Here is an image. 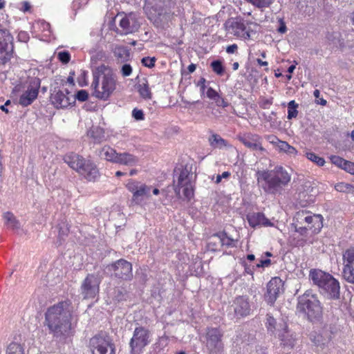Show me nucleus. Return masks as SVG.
Wrapping results in <instances>:
<instances>
[{
  "label": "nucleus",
  "instance_id": "obj_31",
  "mask_svg": "<svg viewBox=\"0 0 354 354\" xmlns=\"http://www.w3.org/2000/svg\"><path fill=\"white\" fill-rule=\"evenodd\" d=\"M113 53L118 63H125L130 59L129 50L125 46H116Z\"/></svg>",
  "mask_w": 354,
  "mask_h": 354
},
{
  "label": "nucleus",
  "instance_id": "obj_36",
  "mask_svg": "<svg viewBox=\"0 0 354 354\" xmlns=\"http://www.w3.org/2000/svg\"><path fill=\"white\" fill-rule=\"evenodd\" d=\"M266 318V327L268 331L274 333L275 331L279 332L281 330V324L282 323L277 324L276 319L269 314L267 315Z\"/></svg>",
  "mask_w": 354,
  "mask_h": 354
},
{
  "label": "nucleus",
  "instance_id": "obj_51",
  "mask_svg": "<svg viewBox=\"0 0 354 354\" xmlns=\"http://www.w3.org/2000/svg\"><path fill=\"white\" fill-rule=\"evenodd\" d=\"M75 100H77L80 102H84L88 97V93L85 90H80L77 92V93L74 95Z\"/></svg>",
  "mask_w": 354,
  "mask_h": 354
},
{
  "label": "nucleus",
  "instance_id": "obj_39",
  "mask_svg": "<svg viewBox=\"0 0 354 354\" xmlns=\"http://www.w3.org/2000/svg\"><path fill=\"white\" fill-rule=\"evenodd\" d=\"M278 149L280 151L285 152L290 156H295L297 153V149L294 147L290 145L287 142L285 141L278 142Z\"/></svg>",
  "mask_w": 354,
  "mask_h": 354
},
{
  "label": "nucleus",
  "instance_id": "obj_43",
  "mask_svg": "<svg viewBox=\"0 0 354 354\" xmlns=\"http://www.w3.org/2000/svg\"><path fill=\"white\" fill-rule=\"evenodd\" d=\"M306 156L308 160L315 162L318 166H323L325 164L324 159L313 152H307Z\"/></svg>",
  "mask_w": 354,
  "mask_h": 354
},
{
  "label": "nucleus",
  "instance_id": "obj_29",
  "mask_svg": "<svg viewBox=\"0 0 354 354\" xmlns=\"http://www.w3.org/2000/svg\"><path fill=\"white\" fill-rule=\"evenodd\" d=\"M97 155L101 159L115 163V160L118 156L116 150L109 145H104L100 149H99Z\"/></svg>",
  "mask_w": 354,
  "mask_h": 354
},
{
  "label": "nucleus",
  "instance_id": "obj_23",
  "mask_svg": "<svg viewBox=\"0 0 354 354\" xmlns=\"http://www.w3.org/2000/svg\"><path fill=\"white\" fill-rule=\"evenodd\" d=\"M233 307L234 313L237 316H247L250 312L248 299L243 296H240L235 299Z\"/></svg>",
  "mask_w": 354,
  "mask_h": 354
},
{
  "label": "nucleus",
  "instance_id": "obj_32",
  "mask_svg": "<svg viewBox=\"0 0 354 354\" xmlns=\"http://www.w3.org/2000/svg\"><path fill=\"white\" fill-rule=\"evenodd\" d=\"M13 37L7 29L0 28V47L14 49Z\"/></svg>",
  "mask_w": 354,
  "mask_h": 354
},
{
  "label": "nucleus",
  "instance_id": "obj_57",
  "mask_svg": "<svg viewBox=\"0 0 354 354\" xmlns=\"http://www.w3.org/2000/svg\"><path fill=\"white\" fill-rule=\"evenodd\" d=\"M17 37L21 42H27L30 38L28 33L26 31L19 32Z\"/></svg>",
  "mask_w": 354,
  "mask_h": 354
},
{
  "label": "nucleus",
  "instance_id": "obj_26",
  "mask_svg": "<svg viewBox=\"0 0 354 354\" xmlns=\"http://www.w3.org/2000/svg\"><path fill=\"white\" fill-rule=\"evenodd\" d=\"M138 162V157L127 152L118 153L115 164L133 167Z\"/></svg>",
  "mask_w": 354,
  "mask_h": 354
},
{
  "label": "nucleus",
  "instance_id": "obj_15",
  "mask_svg": "<svg viewBox=\"0 0 354 354\" xmlns=\"http://www.w3.org/2000/svg\"><path fill=\"white\" fill-rule=\"evenodd\" d=\"M149 343V331L142 326L136 327L129 342L131 354L140 351Z\"/></svg>",
  "mask_w": 354,
  "mask_h": 354
},
{
  "label": "nucleus",
  "instance_id": "obj_55",
  "mask_svg": "<svg viewBox=\"0 0 354 354\" xmlns=\"http://www.w3.org/2000/svg\"><path fill=\"white\" fill-rule=\"evenodd\" d=\"M208 248L209 250L216 251L220 250L219 248L221 246L218 243V241L216 239H214V234L212 235L209 238V242H208Z\"/></svg>",
  "mask_w": 354,
  "mask_h": 354
},
{
  "label": "nucleus",
  "instance_id": "obj_8",
  "mask_svg": "<svg viewBox=\"0 0 354 354\" xmlns=\"http://www.w3.org/2000/svg\"><path fill=\"white\" fill-rule=\"evenodd\" d=\"M92 354H115V347L111 337L100 333L90 339Z\"/></svg>",
  "mask_w": 354,
  "mask_h": 354
},
{
  "label": "nucleus",
  "instance_id": "obj_45",
  "mask_svg": "<svg viewBox=\"0 0 354 354\" xmlns=\"http://www.w3.org/2000/svg\"><path fill=\"white\" fill-rule=\"evenodd\" d=\"M211 68L212 71L218 75H222L224 73V67L222 62L218 59L212 62Z\"/></svg>",
  "mask_w": 354,
  "mask_h": 354
},
{
  "label": "nucleus",
  "instance_id": "obj_28",
  "mask_svg": "<svg viewBox=\"0 0 354 354\" xmlns=\"http://www.w3.org/2000/svg\"><path fill=\"white\" fill-rule=\"evenodd\" d=\"M206 96L213 100L217 106L226 108L230 105V103L212 87L207 88Z\"/></svg>",
  "mask_w": 354,
  "mask_h": 354
},
{
  "label": "nucleus",
  "instance_id": "obj_21",
  "mask_svg": "<svg viewBox=\"0 0 354 354\" xmlns=\"http://www.w3.org/2000/svg\"><path fill=\"white\" fill-rule=\"evenodd\" d=\"M240 141L248 149L252 151H265L262 147V139L257 134H248L239 138Z\"/></svg>",
  "mask_w": 354,
  "mask_h": 354
},
{
  "label": "nucleus",
  "instance_id": "obj_60",
  "mask_svg": "<svg viewBox=\"0 0 354 354\" xmlns=\"http://www.w3.org/2000/svg\"><path fill=\"white\" fill-rule=\"evenodd\" d=\"M230 176V173L229 171H224L222 174H218L216 176L215 183L218 184L221 182L222 178H227Z\"/></svg>",
  "mask_w": 354,
  "mask_h": 354
},
{
  "label": "nucleus",
  "instance_id": "obj_9",
  "mask_svg": "<svg viewBox=\"0 0 354 354\" xmlns=\"http://www.w3.org/2000/svg\"><path fill=\"white\" fill-rule=\"evenodd\" d=\"M192 173L187 166L180 169L177 183L174 184V192L177 196L180 197V189H183L184 197L189 200L194 195L192 187ZM175 183V181H174Z\"/></svg>",
  "mask_w": 354,
  "mask_h": 354
},
{
  "label": "nucleus",
  "instance_id": "obj_63",
  "mask_svg": "<svg viewBox=\"0 0 354 354\" xmlns=\"http://www.w3.org/2000/svg\"><path fill=\"white\" fill-rule=\"evenodd\" d=\"M11 102L10 100H8L5 104L3 105H1L0 106V109L2 111H4L5 113H8L9 112L8 109L6 108L7 106H8L9 104H10Z\"/></svg>",
  "mask_w": 354,
  "mask_h": 354
},
{
  "label": "nucleus",
  "instance_id": "obj_16",
  "mask_svg": "<svg viewBox=\"0 0 354 354\" xmlns=\"http://www.w3.org/2000/svg\"><path fill=\"white\" fill-rule=\"evenodd\" d=\"M39 87L40 80L39 78L32 79L27 89L20 95L19 104L24 107L30 105L37 99Z\"/></svg>",
  "mask_w": 354,
  "mask_h": 354
},
{
  "label": "nucleus",
  "instance_id": "obj_4",
  "mask_svg": "<svg viewBox=\"0 0 354 354\" xmlns=\"http://www.w3.org/2000/svg\"><path fill=\"white\" fill-rule=\"evenodd\" d=\"M309 277L316 285L319 292L330 299H338L340 295L339 281L329 273L321 270L313 269L310 271Z\"/></svg>",
  "mask_w": 354,
  "mask_h": 354
},
{
  "label": "nucleus",
  "instance_id": "obj_7",
  "mask_svg": "<svg viewBox=\"0 0 354 354\" xmlns=\"http://www.w3.org/2000/svg\"><path fill=\"white\" fill-rule=\"evenodd\" d=\"M223 331L219 327H207L201 335V340L205 344L209 354H221L224 350Z\"/></svg>",
  "mask_w": 354,
  "mask_h": 354
},
{
  "label": "nucleus",
  "instance_id": "obj_5",
  "mask_svg": "<svg viewBox=\"0 0 354 354\" xmlns=\"http://www.w3.org/2000/svg\"><path fill=\"white\" fill-rule=\"evenodd\" d=\"M297 310L313 323L321 321L323 309L317 296L311 290H306L298 297Z\"/></svg>",
  "mask_w": 354,
  "mask_h": 354
},
{
  "label": "nucleus",
  "instance_id": "obj_10",
  "mask_svg": "<svg viewBox=\"0 0 354 354\" xmlns=\"http://www.w3.org/2000/svg\"><path fill=\"white\" fill-rule=\"evenodd\" d=\"M106 270L112 277L119 279L130 281L133 278L132 264L123 259L108 265Z\"/></svg>",
  "mask_w": 354,
  "mask_h": 354
},
{
  "label": "nucleus",
  "instance_id": "obj_62",
  "mask_svg": "<svg viewBox=\"0 0 354 354\" xmlns=\"http://www.w3.org/2000/svg\"><path fill=\"white\" fill-rule=\"evenodd\" d=\"M238 49V46L235 44L228 46L226 48V52L229 54L234 53Z\"/></svg>",
  "mask_w": 354,
  "mask_h": 354
},
{
  "label": "nucleus",
  "instance_id": "obj_18",
  "mask_svg": "<svg viewBox=\"0 0 354 354\" xmlns=\"http://www.w3.org/2000/svg\"><path fill=\"white\" fill-rule=\"evenodd\" d=\"M281 330L278 333V338L281 341V345L284 348L292 349L297 342V334L290 330L286 322L281 324Z\"/></svg>",
  "mask_w": 354,
  "mask_h": 354
},
{
  "label": "nucleus",
  "instance_id": "obj_34",
  "mask_svg": "<svg viewBox=\"0 0 354 354\" xmlns=\"http://www.w3.org/2000/svg\"><path fill=\"white\" fill-rule=\"evenodd\" d=\"M87 134L93 140L94 142L95 143L102 142L105 138L104 129L97 126L92 127L88 131Z\"/></svg>",
  "mask_w": 354,
  "mask_h": 354
},
{
  "label": "nucleus",
  "instance_id": "obj_6",
  "mask_svg": "<svg viewBox=\"0 0 354 354\" xmlns=\"http://www.w3.org/2000/svg\"><path fill=\"white\" fill-rule=\"evenodd\" d=\"M64 160L71 168L88 181H95L100 177L96 165L91 160L85 159L77 153L71 152L66 154Z\"/></svg>",
  "mask_w": 354,
  "mask_h": 354
},
{
  "label": "nucleus",
  "instance_id": "obj_42",
  "mask_svg": "<svg viewBox=\"0 0 354 354\" xmlns=\"http://www.w3.org/2000/svg\"><path fill=\"white\" fill-rule=\"evenodd\" d=\"M6 353L7 354H24L21 344L15 342H12L8 345Z\"/></svg>",
  "mask_w": 354,
  "mask_h": 354
},
{
  "label": "nucleus",
  "instance_id": "obj_49",
  "mask_svg": "<svg viewBox=\"0 0 354 354\" xmlns=\"http://www.w3.org/2000/svg\"><path fill=\"white\" fill-rule=\"evenodd\" d=\"M133 68L132 66L129 64H127L126 62L121 67V74L123 77L130 76L132 73Z\"/></svg>",
  "mask_w": 354,
  "mask_h": 354
},
{
  "label": "nucleus",
  "instance_id": "obj_25",
  "mask_svg": "<svg viewBox=\"0 0 354 354\" xmlns=\"http://www.w3.org/2000/svg\"><path fill=\"white\" fill-rule=\"evenodd\" d=\"M305 223L314 234H318L323 227V217L321 214H310L309 216H305Z\"/></svg>",
  "mask_w": 354,
  "mask_h": 354
},
{
  "label": "nucleus",
  "instance_id": "obj_41",
  "mask_svg": "<svg viewBox=\"0 0 354 354\" xmlns=\"http://www.w3.org/2000/svg\"><path fill=\"white\" fill-rule=\"evenodd\" d=\"M248 3H251L255 8L263 9L270 7L272 3V0H245Z\"/></svg>",
  "mask_w": 354,
  "mask_h": 354
},
{
  "label": "nucleus",
  "instance_id": "obj_61",
  "mask_svg": "<svg viewBox=\"0 0 354 354\" xmlns=\"http://www.w3.org/2000/svg\"><path fill=\"white\" fill-rule=\"evenodd\" d=\"M243 266L245 268V272L247 274H248L252 275L253 272H254V266H252L250 265H248L245 261L243 262Z\"/></svg>",
  "mask_w": 354,
  "mask_h": 354
},
{
  "label": "nucleus",
  "instance_id": "obj_54",
  "mask_svg": "<svg viewBox=\"0 0 354 354\" xmlns=\"http://www.w3.org/2000/svg\"><path fill=\"white\" fill-rule=\"evenodd\" d=\"M58 58L63 64H67L71 59V55L68 51H62L58 53Z\"/></svg>",
  "mask_w": 354,
  "mask_h": 354
},
{
  "label": "nucleus",
  "instance_id": "obj_50",
  "mask_svg": "<svg viewBox=\"0 0 354 354\" xmlns=\"http://www.w3.org/2000/svg\"><path fill=\"white\" fill-rule=\"evenodd\" d=\"M155 62L156 58L154 57H145L141 59V63L142 64V65L149 68H153L155 66Z\"/></svg>",
  "mask_w": 354,
  "mask_h": 354
},
{
  "label": "nucleus",
  "instance_id": "obj_22",
  "mask_svg": "<svg viewBox=\"0 0 354 354\" xmlns=\"http://www.w3.org/2000/svg\"><path fill=\"white\" fill-rule=\"evenodd\" d=\"M119 25L125 35L134 32L140 28L139 22L137 21L135 15L132 13L124 17L120 20Z\"/></svg>",
  "mask_w": 354,
  "mask_h": 354
},
{
  "label": "nucleus",
  "instance_id": "obj_40",
  "mask_svg": "<svg viewBox=\"0 0 354 354\" xmlns=\"http://www.w3.org/2000/svg\"><path fill=\"white\" fill-rule=\"evenodd\" d=\"M298 104L295 100H291L288 104V119L291 120L295 118L298 115Z\"/></svg>",
  "mask_w": 354,
  "mask_h": 354
},
{
  "label": "nucleus",
  "instance_id": "obj_30",
  "mask_svg": "<svg viewBox=\"0 0 354 354\" xmlns=\"http://www.w3.org/2000/svg\"><path fill=\"white\" fill-rule=\"evenodd\" d=\"M151 187L145 184H141L137 191L133 195L132 201L136 204H140L144 199V197L150 196Z\"/></svg>",
  "mask_w": 354,
  "mask_h": 354
},
{
  "label": "nucleus",
  "instance_id": "obj_52",
  "mask_svg": "<svg viewBox=\"0 0 354 354\" xmlns=\"http://www.w3.org/2000/svg\"><path fill=\"white\" fill-rule=\"evenodd\" d=\"M141 183L138 182L130 180L127 184V188L133 194V195H134V193L137 191Z\"/></svg>",
  "mask_w": 354,
  "mask_h": 354
},
{
  "label": "nucleus",
  "instance_id": "obj_3",
  "mask_svg": "<svg viewBox=\"0 0 354 354\" xmlns=\"http://www.w3.org/2000/svg\"><path fill=\"white\" fill-rule=\"evenodd\" d=\"M257 181L264 182L261 187L271 195H280L291 180V174L283 167L277 166L272 170L258 171Z\"/></svg>",
  "mask_w": 354,
  "mask_h": 354
},
{
  "label": "nucleus",
  "instance_id": "obj_64",
  "mask_svg": "<svg viewBox=\"0 0 354 354\" xmlns=\"http://www.w3.org/2000/svg\"><path fill=\"white\" fill-rule=\"evenodd\" d=\"M269 140H270V142L272 144H275L277 145V147H278V142L279 141H281L279 139H278V138H277L276 136H269Z\"/></svg>",
  "mask_w": 354,
  "mask_h": 354
},
{
  "label": "nucleus",
  "instance_id": "obj_2",
  "mask_svg": "<svg viewBox=\"0 0 354 354\" xmlns=\"http://www.w3.org/2000/svg\"><path fill=\"white\" fill-rule=\"evenodd\" d=\"M92 75L93 95L100 100H108L116 88V75L112 68L102 64L92 69Z\"/></svg>",
  "mask_w": 354,
  "mask_h": 354
},
{
  "label": "nucleus",
  "instance_id": "obj_1",
  "mask_svg": "<svg viewBox=\"0 0 354 354\" xmlns=\"http://www.w3.org/2000/svg\"><path fill=\"white\" fill-rule=\"evenodd\" d=\"M44 316V326L57 342L66 343L75 335L77 318L73 314L70 301H62L48 307Z\"/></svg>",
  "mask_w": 354,
  "mask_h": 354
},
{
  "label": "nucleus",
  "instance_id": "obj_14",
  "mask_svg": "<svg viewBox=\"0 0 354 354\" xmlns=\"http://www.w3.org/2000/svg\"><path fill=\"white\" fill-rule=\"evenodd\" d=\"M225 26L228 34L243 39L250 38V29L246 27L244 20L240 17L227 20Z\"/></svg>",
  "mask_w": 354,
  "mask_h": 354
},
{
  "label": "nucleus",
  "instance_id": "obj_24",
  "mask_svg": "<svg viewBox=\"0 0 354 354\" xmlns=\"http://www.w3.org/2000/svg\"><path fill=\"white\" fill-rule=\"evenodd\" d=\"M295 227V233L292 235V244L297 247L304 246L306 243V237L308 235L307 227H297V224L293 223Z\"/></svg>",
  "mask_w": 354,
  "mask_h": 354
},
{
  "label": "nucleus",
  "instance_id": "obj_37",
  "mask_svg": "<svg viewBox=\"0 0 354 354\" xmlns=\"http://www.w3.org/2000/svg\"><path fill=\"white\" fill-rule=\"evenodd\" d=\"M13 49L0 47V68L4 66L11 59Z\"/></svg>",
  "mask_w": 354,
  "mask_h": 354
},
{
  "label": "nucleus",
  "instance_id": "obj_33",
  "mask_svg": "<svg viewBox=\"0 0 354 354\" xmlns=\"http://www.w3.org/2000/svg\"><path fill=\"white\" fill-rule=\"evenodd\" d=\"M214 239L218 241V243L221 247L232 248L236 245L235 241L229 237L225 232L214 234Z\"/></svg>",
  "mask_w": 354,
  "mask_h": 354
},
{
  "label": "nucleus",
  "instance_id": "obj_12",
  "mask_svg": "<svg viewBox=\"0 0 354 354\" xmlns=\"http://www.w3.org/2000/svg\"><path fill=\"white\" fill-rule=\"evenodd\" d=\"M100 278L93 274H88L82 283L80 294L84 299H94L99 293Z\"/></svg>",
  "mask_w": 354,
  "mask_h": 354
},
{
  "label": "nucleus",
  "instance_id": "obj_59",
  "mask_svg": "<svg viewBox=\"0 0 354 354\" xmlns=\"http://www.w3.org/2000/svg\"><path fill=\"white\" fill-rule=\"evenodd\" d=\"M277 31L281 34H283L287 31L286 25L282 19H279V26L277 28Z\"/></svg>",
  "mask_w": 354,
  "mask_h": 354
},
{
  "label": "nucleus",
  "instance_id": "obj_19",
  "mask_svg": "<svg viewBox=\"0 0 354 354\" xmlns=\"http://www.w3.org/2000/svg\"><path fill=\"white\" fill-rule=\"evenodd\" d=\"M343 258L346 262L343 270L344 277L348 282L354 283V249L347 250Z\"/></svg>",
  "mask_w": 354,
  "mask_h": 354
},
{
  "label": "nucleus",
  "instance_id": "obj_17",
  "mask_svg": "<svg viewBox=\"0 0 354 354\" xmlns=\"http://www.w3.org/2000/svg\"><path fill=\"white\" fill-rule=\"evenodd\" d=\"M283 281L279 277L272 278L267 284V292L264 295L265 301L272 306L279 295L283 292Z\"/></svg>",
  "mask_w": 354,
  "mask_h": 354
},
{
  "label": "nucleus",
  "instance_id": "obj_48",
  "mask_svg": "<svg viewBox=\"0 0 354 354\" xmlns=\"http://www.w3.org/2000/svg\"><path fill=\"white\" fill-rule=\"evenodd\" d=\"M310 214L306 211H299L297 212L295 219L299 224H303L305 223V216H309Z\"/></svg>",
  "mask_w": 354,
  "mask_h": 354
},
{
  "label": "nucleus",
  "instance_id": "obj_38",
  "mask_svg": "<svg viewBox=\"0 0 354 354\" xmlns=\"http://www.w3.org/2000/svg\"><path fill=\"white\" fill-rule=\"evenodd\" d=\"M138 91L140 96L145 99H151V93L150 88L149 87V84L146 80H144V82L140 83L138 85Z\"/></svg>",
  "mask_w": 354,
  "mask_h": 354
},
{
  "label": "nucleus",
  "instance_id": "obj_47",
  "mask_svg": "<svg viewBox=\"0 0 354 354\" xmlns=\"http://www.w3.org/2000/svg\"><path fill=\"white\" fill-rule=\"evenodd\" d=\"M330 160L333 164L343 169L346 160L338 156H331Z\"/></svg>",
  "mask_w": 354,
  "mask_h": 354
},
{
  "label": "nucleus",
  "instance_id": "obj_27",
  "mask_svg": "<svg viewBox=\"0 0 354 354\" xmlns=\"http://www.w3.org/2000/svg\"><path fill=\"white\" fill-rule=\"evenodd\" d=\"M208 142L209 145L214 149H228L232 147L226 140L223 139L220 135L215 133H212L209 137Z\"/></svg>",
  "mask_w": 354,
  "mask_h": 354
},
{
  "label": "nucleus",
  "instance_id": "obj_11",
  "mask_svg": "<svg viewBox=\"0 0 354 354\" xmlns=\"http://www.w3.org/2000/svg\"><path fill=\"white\" fill-rule=\"evenodd\" d=\"M170 0H145V10L149 19L156 21L171 8Z\"/></svg>",
  "mask_w": 354,
  "mask_h": 354
},
{
  "label": "nucleus",
  "instance_id": "obj_53",
  "mask_svg": "<svg viewBox=\"0 0 354 354\" xmlns=\"http://www.w3.org/2000/svg\"><path fill=\"white\" fill-rule=\"evenodd\" d=\"M132 117L138 121L145 119V114L142 110L135 108L132 111Z\"/></svg>",
  "mask_w": 354,
  "mask_h": 354
},
{
  "label": "nucleus",
  "instance_id": "obj_44",
  "mask_svg": "<svg viewBox=\"0 0 354 354\" xmlns=\"http://www.w3.org/2000/svg\"><path fill=\"white\" fill-rule=\"evenodd\" d=\"M335 189L339 192H354V186L346 183H339L336 184Z\"/></svg>",
  "mask_w": 354,
  "mask_h": 354
},
{
  "label": "nucleus",
  "instance_id": "obj_35",
  "mask_svg": "<svg viewBox=\"0 0 354 354\" xmlns=\"http://www.w3.org/2000/svg\"><path fill=\"white\" fill-rule=\"evenodd\" d=\"M3 219L5 225L7 226V227L10 228L12 230H16L19 228L20 224L12 213L9 212H6L3 214Z\"/></svg>",
  "mask_w": 354,
  "mask_h": 354
},
{
  "label": "nucleus",
  "instance_id": "obj_56",
  "mask_svg": "<svg viewBox=\"0 0 354 354\" xmlns=\"http://www.w3.org/2000/svg\"><path fill=\"white\" fill-rule=\"evenodd\" d=\"M343 169H344L347 172L354 175V163L346 160V162L343 167Z\"/></svg>",
  "mask_w": 354,
  "mask_h": 354
},
{
  "label": "nucleus",
  "instance_id": "obj_58",
  "mask_svg": "<svg viewBox=\"0 0 354 354\" xmlns=\"http://www.w3.org/2000/svg\"><path fill=\"white\" fill-rule=\"evenodd\" d=\"M271 264V260L270 259H261L256 265V268H267Z\"/></svg>",
  "mask_w": 354,
  "mask_h": 354
},
{
  "label": "nucleus",
  "instance_id": "obj_46",
  "mask_svg": "<svg viewBox=\"0 0 354 354\" xmlns=\"http://www.w3.org/2000/svg\"><path fill=\"white\" fill-rule=\"evenodd\" d=\"M127 292L123 288H115L113 291V299L116 301L125 300Z\"/></svg>",
  "mask_w": 354,
  "mask_h": 354
},
{
  "label": "nucleus",
  "instance_id": "obj_13",
  "mask_svg": "<svg viewBox=\"0 0 354 354\" xmlns=\"http://www.w3.org/2000/svg\"><path fill=\"white\" fill-rule=\"evenodd\" d=\"M50 98L52 104L57 109L67 108L75 102L73 95L66 88L62 91L54 88L53 90H51Z\"/></svg>",
  "mask_w": 354,
  "mask_h": 354
},
{
  "label": "nucleus",
  "instance_id": "obj_20",
  "mask_svg": "<svg viewBox=\"0 0 354 354\" xmlns=\"http://www.w3.org/2000/svg\"><path fill=\"white\" fill-rule=\"evenodd\" d=\"M247 221L250 226L252 228L259 227H272L274 223L267 218L262 212L250 213L246 216Z\"/></svg>",
  "mask_w": 354,
  "mask_h": 354
}]
</instances>
